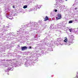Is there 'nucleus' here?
<instances>
[{
  "label": "nucleus",
  "instance_id": "obj_3",
  "mask_svg": "<svg viewBox=\"0 0 78 78\" xmlns=\"http://www.w3.org/2000/svg\"><path fill=\"white\" fill-rule=\"evenodd\" d=\"M48 17H47V16H46L44 18V21H47V20H49Z\"/></svg>",
  "mask_w": 78,
  "mask_h": 78
},
{
  "label": "nucleus",
  "instance_id": "obj_12",
  "mask_svg": "<svg viewBox=\"0 0 78 78\" xmlns=\"http://www.w3.org/2000/svg\"><path fill=\"white\" fill-rule=\"evenodd\" d=\"M75 10H76V9H77V8H75Z\"/></svg>",
  "mask_w": 78,
  "mask_h": 78
},
{
  "label": "nucleus",
  "instance_id": "obj_6",
  "mask_svg": "<svg viewBox=\"0 0 78 78\" xmlns=\"http://www.w3.org/2000/svg\"><path fill=\"white\" fill-rule=\"evenodd\" d=\"M73 23V21L72 20H70L69 21V23Z\"/></svg>",
  "mask_w": 78,
  "mask_h": 78
},
{
  "label": "nucleus",
  "instance_id": "obj_13",
  "mask_svg": "<svg viewBox=\"0 0 78 78\" xmlns=\"http://www.w3.org/2000/svg\"><path fill=\"white\" fill-rule=\"evenodd\" d=\"M66 0V1H67V0Z\"/></svg>",
  "mask_w": 78,
  "mask_h": 78
},
{
  "label": "nucleus",
  "instance_id": "obj_4",
  "mask_svg": "<svg viewBox=\"0 0 78 78\" xmlns=\"http://www.w3.org/2000/svg\"><path fill=\"white\" fill-rule=\"evenodd\" d=\"M68 40V39H67V38H66L64 40V41L65 42H67Z\"/></svg>",
  "mask_w": 78,
  "mask_h": 78
},
{
  "label": "nucleus",
  "instance_id": "obj_11",
  "mask_svg": "<svg viewBox=\"0 0 78 78\" xmlns=\"http://www.w3.org/2000/svg\"><path fill=\"white\" fill-rule=\"evenodd\" d=\"M29 48H30V49H31V48H32V47H31V46H30V47H29Z\"/></svg>",
  "mask_w": 78,
  "mask_h": 78
},
{
  "label": "nucleus",
  "instance_id": "obj_8",
  "mask_svg": "<svg viewBox=\"0 0 78 78\" xmlns=\"http://www.w3.org/2000/svg\"><path fill=\"white\" fill-rule=\"evenodd\" d=\"M76 76L78 78V72H76Z\"/></svg>",
  "mask_w": 78,
  "mask_h": 78
},
{
  "label": "nucleus",
  "instance_id": "obj_2",
  "mask_svg": "<svg viewBox=\"0 0 78 78\" xmlns=\"http://www.w3.org/2000/svg\"><path fill=\"white\" fill-rule=\"evenodd\" d=\"M27 47L26 46H23V47H21V50L23 51L25 50H26V49H27Z\"/></svg>",
  "mask_w": 78,
  "mask_h": 78
},
{
  "label": "nucleus",
  "instance_id": "obj_1",
  "mask_svg": "<svg viewBox=\"0 0 78 78\" xmlns=\"http://www.w3.org/2000/svg\"><path fill=\"white\" fill-rule=\"evenodd\" d=\"M58 17H56V19L57 20H59V19H61V15L60 14H58L57 15Z\"/></svg>",
  "mask_w": 78,
  "mask_h": 78
},
{
  "label": "nucleus",
  "instance_id": "obj_10",
  "mask_svg": "<svg viewBox=\"0 0 78 78\" xmlns=\"http://www.w3.org/2000/svg\"><path fill=\"white\" fill-rule=\"evenodd\" d=\"M57 11H58L57 9L55 10V12H57Z\"/></svg>",
  "mask_w": 78,
  "mask_h": 78
},
{
  "label": "nucleus",
  "instance_id": "obj_5",
  "mask_svg": "<svg viewBox=\"0 0 78 78\" xmlns=\"http://www.w3.org/2000/svg\"><path fill=\"white\" fill-rule=\"evenodd\" d=\"M27 5H24L23 7V8H24V9H25L26 8H27Z\"/></svg>",
  "mask_w": 78,
  "mask_h": 78
},
{
  "label": "nucleus",
  "instance_id": "obj_7",
  "mask_svg": "<svg viewBox=\"0 0 78 78\" xmlns=\"http://www.w3.org/2000/svg\"><path fill=\"white\" fill-rule=\"evenodd\" d=\"M69 31L70 33L72 32V29H69Z\"/></svg>",
  "mask_w": 78,
  "mask_h": 78
},
{
  "label": "nucleus",
  "instance_id": "obj_9",
  "mask_svg": "<svg viewBox=\"0 0 78 78\" xmlns=\"http://www.w3.org/2000/svg\"><path fill=\"white\" fill-rule=\"evenodd\" d=\"M12 7L13 8H15V6L13 5Z\"/></svg>",
  "mask_w": 78,
  "mask_h": 78
}]
</instances>
